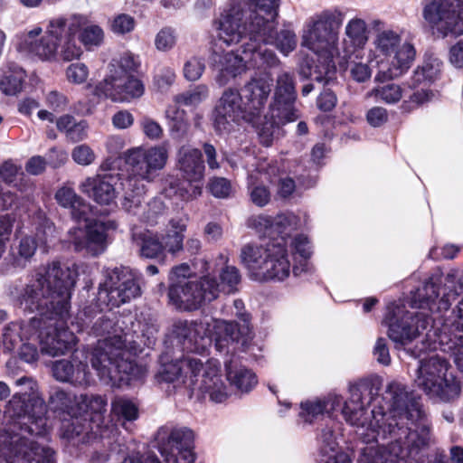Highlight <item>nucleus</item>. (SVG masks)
<instances>
[{
  "label": "nucleus",
  "mask_w": 463,
  "mask_h": 463,
  "mask_svg": "<svg viewBox=\"0 0 463 463\" xmlns=\"http://www.w3.org/2000/svg\"><path fill=\"white\" fill-rule=\"evenodd\" d=\"M42 275L44 282L57 298L58 307L69 311L71 291L76 283V270L61 265L60 261L54 260L47 265L44 273Z\"/></svg>",
  "instance_id": "f8f14e48"
},
{
  "label": "nucleus",
  "mask_w": 463,
  "mask_h": 463,
  "mask_svg": "<svg viewBox=\"0 0 463 463\" xmlns=\"http://www.w3.org/2000/svg\"><path fill=\"white\" fill-rule=\"evenodd\" d=\"M439 342L454 356L457 366L463 372V334H439Z\"/></svg>",
  "instance_id": "a19ab883"
},
{
  "label": "nucleus",
  "mask_w": 463,
  "mask_h": 463,
  "mask_svg": "<svg viewBox=\"0 0 463 463\" xmlns=\"http://www.w3.org/2000/svg\"><path fill=\"white\" fill-rule=\"evenodd\" d=\"M271 256L262 274L260 280L283 279L289 274V261L287 259L285 248L279 244H270Z\"/></svg>",
  "instance_id": "c85d7f7f"
},
{
  "label": "nucleus",
  "mask_w": 463,
  "mask_h": 463,
  "mask_svg": "<svg viewBox=\"0 0 463 463\" xmlns=\"http://www.w3.org/2000/svg\"><path fill=\"white\" fill-rule=\"evenodd\" d=\"M433 97V93L430 90H421L414 92L411 95L409 100H404L402 103V109L404 112H411L414 109L428 102Z\"/></svg>",
  "instance_id": "680f3d73"
},
{
  "label": "nucleus",
  "mask_w": 463,
  "mask_h": 463,
  "mask_svg": "<svg viewBox=\"0 0 463 463\" xmlns=\"http://www.w3.org/2000/svg\"><path fill=\"white\" fill-rule=\"evenodd\" d=\"M274 70L259 71L265 77H251L241 89L242 99L248 101L247 109L250 110L248 116H258L259 111L265 105L270 91L269 81L272 80L271 75Z\"/></svg>",
  "instance_id": "412c9836"
},
{
  "label": "nucleus",
  "mask_w": 463,
  "mask_h": 463,
  "mask_svg": "<svg viewBox=\"0 0 463 463\" xmlns=\"http://www.w3.org/2000/svg\"><path fill=\"white\" fill-rule=\"evenodd\" d=\"M373 419L370 428L375 432L373 439L378 437L385 439H401L409 430V421H415L421 418V410L419 402L411 398L408 392L398 389L393 392L392 402L388 411L382 408L372 411Z\"/></svg>",
  "instance_id": "f03ea898"
},
{
  "label": "nucleus",
  "mask_w": 463,
  "mask_h": 463,
  "mask_svg": "<svg viewBox=\"0 0 463 463\" xmlns=\"http://www.w3.org/2000/svg\"><path fill=\"white\" fill-rule=\"evenodd\" d=\"M442 61L433 54L425 53L422 65L418 67L411 77V87L430 84L439 76Z\"/></svg>",
  "instance_id": "72a5a7b5"
},
{
  "label": "nucleus",
  "mask_w": 463,
  "mask_h": 463,
  "mask_svg": "<svg viewBox=\"0 0 463 463\" xmlns=\"http://www.w3.org/2000/svg\"><path fill=\"white\" fill-rule=\"evenodd\" d=\"M225 368L227 379L241 391H249L257 383L253 373L246 368H237L232 360L225 364Z\"/></svg>",
  "instance_id": "e433bc0d"
},
{
  "label": "nucleus",
  "mask_w": 463,
  "mask_h": 463,
  "mask_svg": "<svg viewBox=\"0 0 463 463\" xmlns=\"http://www.w3.org/2000/svg\"><path fill=\"white\" fill-rule=\"evenodd\" d=\"M406 445L410 455H418L430 446V428L423 425L414 430L406 431Z\"/></svg>",
  "instance_id": "79ce46f5"
},
{
  "label": "nucleus",
  "mask_w": 463,
  "mask_h": 463,
  "mask_svg": "<svg viewBox=\"0 0 463 463\" xmlns=\"http://www.w3.org/2000/svg\"><path fill=\"white\" fill-rule=\"evenodd\" d=\"M376 99H380L388 104H394L402 98V88L394 83H388L382 87L374 88L372 90Z\"/></svg>",
  "instance_id": "603ef678"
},
{
  "label": "nucleus",
  "mask_w": 463,
  "mask_h": 463,
  "mask_svg": "<svg viewBox=\"0 0 463 463\" xmlns=\"http://www.w3.org/2000/svg\"><path fill=\"white\" fill-rule=\"evenodd\" d=\"M21 172L20 166L14 164L11 160H7L0 165V181L5 184H12L17 179Z\"/></svg>",
  "instance_id": "338daca9"
},
{
  "label": "nucleus",
  "mask_w": 463,
  "mask_h": 463,
  "mask_svg": "<svg viewBox=\"0 0 463 463\" xmlns=\"http://www.w3.org/2000/svg\"><path fill=\"white\" fill-rule=\"evenodd\" d=\"M200 389L208 392L213 401L222 402L226 400L228 394L225 386L216 368H209L204 371L200 383Z\"/></svg>",
  "instance_id": "c9c22d12"
},
{
  "label": "nucleus",
  "mask_w": 463,
  "mask_h": 463,
  "mask_svg": "<svg viewBox=\"0 0 463 463\" xmlns=\"http://www.w3.org/2000/svg\"><path fill=\"white\" fill-rule=\"evenodd\" d=\"M247 105L242 101V96L238 90L228 88L224 90L217 100L213 116H246Z\"/></svg>",
  "instance_id": "c756f323"
},
{
  "label": "nucleus",
  "mask_w": 463,
  "mask_h": 463,
  "mask_svg": "<svg viewBox=\"0 0 463 463\" xmlns=\"http://www.w3.org/2000/svg\"><path fill=\"white\" fill-rule=\"evenodd\" d=\"M203 325L196 321L177 320L173 325L172 333L183 345L192 351L199 350V340H203L201 335Z\"/></svg>",
  "instance_id": "7c9ffc66"
},
{
  "label": "nucleus",
  "mask_w": 463,
  "mask_h": 463,
  "mask_svg": "<svg viewBox=\"0 0 463 463\" xmlns=\"http://www.w3.org/2000/svg\"><path fill=\"white\" fill-rule=\"evenodd\" d=\"M345 33L354 45H364L367 41L365 22L359 18L352 19L345 27Z\"/></svg>",
  "instance_id": "3c124183"
},
{
  "label": "nucleus",
  "mask_w": 463,
  "mask_h": 463,
  "mask_svg": "<svg viewBox=\"0 0 463 463\" xmlns=\"http://www.w3.org/2000/svg\"><path fill=\"white\" fill-rule=\"evenodd\" d=\"M373 68L378 69L376 61H373L370 63L353 62L350 64V76L356 82H365L371 78Z\"/></svg>",
  "instance_id": "bf43d9fd"
},
{
  "label": "nucleus",
  "mask_w": 463,
  "mask_h": 463,
  "mask_svg": "<svg viewBox=\"0 0 463 463\" xmlns=\"http://www.w3.org/2000/svg\"><path fill=\"white\" fill-rule=\"evenodd\" d=\"M33 407L36 409L33 410V411H28L27 406L25 404L24 400L21 395H14L13 398L8 402L7 404V412L10 413L11 417L20 418L25 414H29L32 417L41 418L46 411L45 406L43 401L41 400H33Z\"/></svg>",
  "instance_id": "ea45409f"
},
{
  "label": "nucleus",
  "mask_w": 463,
  "mask_h": 463,
  "mask_svg": "<svg viewBox=\"0 0 463 463\" xmlns=\"http://www.w3.org/2000/svg\"><path fill=\"white\" fill-rule=\"evenodd\" d=\"M270 256V244L266 247L249 244L242 248L241 253L242 263L248 268L251 275L260 280Z\"/></svg>",
  "instance_id": "cd10ccee"
},
{
  "label": "nucleus",
  "mask_w": 463,
  "mask_h": 463,
  "mask_svg": "<svg viewBox=\"0 0 463 463\" xmlns=\"http://www.w3.org/2000/svg\"><path fill=\"white\" fill-rule=\"evenodd\" d=\"M111 175H95L80 184V191L99 205H109L117 197Z\"/></svg>",
  "instance_id": "aec40b11"
},
{
  "label": "nucleus",
  "mask_w": 463,
  "mask_h": 463,
  "mask_svg": "<svg viewBox=\"0 0 463 463\" xmlns=\"http://www.w3.org/2000/svg\"><path fill=\"white\" fill-rule=\"evenodd\" d=\"M26 77L25 71L17 65L13 64L3 69L0 76V90L6 96H16L22 92Z\"/></svg>",
  "instance_id": "473e14b6"
},
{
  "label": "nucleus",
  "mask_w": 463,
  "mask_h": 463,
  "mask_svg": "<svg viewBox=\"0 0 463 463\" xmlns=\"http://www.w3.org/2000/svg\"><path fill=\"white\" fill-rule=\"evenodd\" d=\"M209 95V88L205 84L194 86L175 97V102L177 109L181 107H194L204 100Z\"/></svg>",
  "instance_id": "37998d69"
},
{
  "label": "nucleus",
  "mask_w": 463,
  "mask_h": 463,
  "mask_svg": "<svg viewBox=\"0 0 463 463\" xmlns=\"http://www.w3.org/2000/svg\"><path fill=\"white\" fill-rule=\"evenodd\" d=\"M219 287L214 278L179 279L169 287L170 301L179 309L193 311L217 298Z\"/></svg>",
  "instance_id": "0eeeda50"
},
{
  "label": "nucleus",
  "mask_w": 463,
  "mask_h": 463,
  "mask_svg": "<svg viewBox=\"0 0 463 463\" xmlns=\"http://www.w3.org/2000/svg\"><path fill=\"white\" fill-rule=\"evenodd\" d=\"M438 297V289L432 279L427 280L422 287L414 292L411 302L414 307H422L425 304L433 301Z\"/></svg>",
  "instance_id": "8fccbe9b"
},
{
  "label": "nucleus",
  "mask_w": 463,
  "mask_h": 463,
  "mask_svg": "<svg viewBox=\"0 0 463 463\" xmlns=\"http://www.w3.org/2000/svg\"><path fill=\"white\" fill-rule=\"evenodd\" d=\"M342 24L340 13L323 12L307 25L302 39V45L313 52L334 54L337 41V29Z\"/></svg>",
  "instance_id": "9d476101"
},
{
  "label": "nucleus",
  "mask_w": 463,
  "mask_h": 463,
  "mask_svg": "<svg viewBox=\"0 0 463 463\" xmlns=\"http://www.w3.org/2000/svg\"><path fill=\"white\" fill-rule=\"evenodd\" d=\"M72 158L73 160L81 165H89L92 164L95 160V154L92 149L86 146L80 145L76 146L72 151Z\"/></svg>",
  "instance_id": "774afa93"
},
{
  "label": "nucleus",
  "mask_w": 463,
  "mask_h": 463,
  "mask_svg": "<svg viewBox=\"0 0 463 463\" xmlns=\"http://www.w3.org/2000/svg\"><path fill=\"white\" fill-rule=\"evenodd\" d=\"M247 38L248 42L244 43L243 47L247 50L250 49V56L254 64L265 67V71L268 70H277L281 65L274 51L267 48L268 44L275 45L277 49L286 55L297 46L295 33L288 28L281 29L279 32L276 31L275 22L266 24V26H263L256 33L248 34Z\"/></svg>",
  "instance_id": "39448f33"
},
{
  "label": "nucleus",
  "mask_w": 463,
  "mask_h": 463,
  "mask_svg": "<svg viewBox=\"0 0 463 463\" xmlns=\"http://www.w3.org/2000/svg\"><path fill=\"white\" fill-rule=\"evenodd\" d=\"M177 34L171 26L163 27L155 37V46L160 52L172 50L176 43Z\"/></svg>",
  "instance_id": "864d4df0"
},
{
  "label": "nucleus",
  "mask_w": 463,
  "mask_h": 463,
  "mask_svg": "<svg viewBox=\"0 0 463 463\" xmlns=\"http://www.w3.org/2000/svg\"><path fill=\"white\" fill-rule=\"evenodd\" d=\"M250 339L251 328L245 317L242 318V324L221 321L215 326V346L220 352L227 350L230 342L245 345Z\"/></svg>",
  "instance_id": "5701e85b"
},
{
  "label": "nucleus",
  "mask_w": 463,
  "mask_h": 463,
  "mask_svg": "<svg viewBox=\"0 0 463 463\" xmlns=\"http://www.w3.org/2000/svg\"><path fill=\"white\" fill-rule=\"evenodd\" d=\"M250 198L253 204L264 207L271 199V193L265 185H255L250 192Z\"/></svg>",
  "instance_id": "69168bd1"
},
{
  "label": "nucleus",
  "mask_w": 463,
  "mask_h": 463,
  "mask_svg": "<svg viewBox=\"0 0 463 463\" xmlns=\"http://www.w3.org/2000/svg\"><path fill=\"white\" fill-rule=\"evenodd\" d=\"M194 434L188 428H175L167 438L165 447L161 448V454L165 463H194L195 454Z\"/></svg>",
  "instance_id": "2eb2a0df"
},
{
  "label": "nucleus",
  "mask_w": 463,
  "mask_h": 463,
  "mask_svg": "<svg viewBox=\"0 0 463 463\" xmlns=\"http://www.w3.org/2000/svg\"><path fill=\"white\" fill-rule=\"evenodd\" d=\"M125 341L120 335H113L99 340L93 350L91 364L98 372L106 364L115 362L125 353Z\"/></svg>",
  "instance_id": "393cba45"
},
{
  "label": "nucleus",
  "mask_w": 463,
  "mask_h": 463,
  "mask_svg": "<svg viewBox=\"0 0 463 463\" xmlns=\"http://www.w3.org/2000/svg\"><path fill=\"white\" fill-rule=\"evenodd\" d=\"M73 397L62 391L58 390L51 395L49 404L55 411H66L71 407Z\"/></svg>",
  "instance_id": "e2e57ef3"
},
{
  "label": "nucleus",
  "mask_w": 463,
  "mask_h": 463,
  "mask_svg": "<svg viewBox=\"0 0 463 463\" xmlns=\"http://www.w3.org/2000/svg\"><path fill=\"white\" fill-rule=\"evenodd\" d=\"M111 411L115 416L126 420H134L138 416L137 406L129 399L116 396L111 402Z\"/></svg>",
  "instance_id": "c03bdc74"
},
{
  "label": "nucleus",
  "mask_w": 463,
  "mask_h": 463,
  "mask_svg": "<svg viewBox=\"0 0 463 463\" xmlns=\"http://www.w3.org/2000/svg\"><path fill=\"white\" fill-rule=\"evenodd\" d=\"M432 326L431 317L422 312H406L389 326L388 336L397 345H407Z\"/></svg>",
  "instance_id": "4468645a"
},
{
  "label": "nucleus",
  "mask_w": 463,
  "mask_h": 463,
  "mask_svg": "<svg viewBox=\"0 0 463 463\" xmlns=\"http://www.w3.org/2000/svg\"><path fill=\"white\" fill-rule=\"evenodd\" d=\"M53 295L42 275L37 274L36 279L23 289L18 302L24 309L37 311L47 318L52 319L55 316L62 318L68 312L65 308H59L57 298Z\"/></svg>",
  "instance_id": "9b49d317"
},
{
  "label": "nucleus",
  "mask_w": 463,
  "mask_h": 463,
  "mask_svg": "<svg viewBox=\"0 0 463 463\" xmlns=\"http://www.w3.org/2000/svg\"><path fill=\"white\" fill-rule=\"evenodd\" d=\"M299 74L302 78L328 85L335 79L336 67L334 54L313 52L305 55L299 62Z\"/></svg>",
  "instance_id": "dca6fc26"
},
{
  "label": "nucleus",
  "mask_w": 463,
  "mask_h": 463,
  "mask_svg": "<svg viewBox=\"0 0 463 463\" xmlns=\"http://www.w3.org/2000/svg\"><path fill=\"white\" fill-rule=\"evenodd\" d=\"M297 91L294 76L282 72L277 78V85L271 102L270 116H297Z\"/></svg>",
  "instance_id": "a211bd4d"
},
{
  "label": "nucleus",
  "mask_w": 463,
  "mask_h": 463,
  "mask_svg": "<svg viewBox=\"0 0 463 463\" xmlns=\"http://www.w3.org/2000/svg\"><path fill=\"white\" fill-rule=\"evenodd\" d=\"M205 70V60L203 57L194 56L184 65V76L189 81L199 80Z\"/></svg>",
  "instance_id": "4d7b16f0"
},
{
  "label": "nucleus",
  "mask_w": 463,
  "mask_h": 463,
  "mask_svg": "<svg viewBox=\"0 0 463 463\" xmlns=\"http://www.w3.org/2000/svg\"><path fill=\"white\" fill-rule=\"evenodd\" d=\"M136 27V20L128 14H119L116 15L111 22V31L118 35L131 33Z\"/></svg>",
  "instance_id": "052dcab7"
},
{
  "label": "nucleus",
  "mask_w": 463,
  "mask_h": 463,
  "mask_svg": "<svg viewBox=\"0 0 463 463\" xmlns=\"http://www.w3.org/2000/svg\"><path fill=\"white\" fill-rule=\"evenodd\" d=\"M449 367L446 358L431 354L420 360L415 383L427 394L450 400L460 392V386L453 379L446 377Z\"/></svg>",
  "instance_id": "423d86ee"
},
{
  "label": "nucleus",
  "mask_w": 463,
  "mask_h": 463,
  "mask_svg": "<svg viewBox=\"0 0 463 463\" xmlns=\"http://www.w3.org/2000/svg\"><path fill=\"white\" fill-rule=\"evenodd\" d=\"M176 167L184 180L199 183L204 176V162L197 148L182 146L177 153Z\"/></svg>",
  "instance_id": "b1692460"
},
{
  "label": "nucleus",
  "mask_w": 463,
  "mask_h": 463,
  "mask_svg": "<svg viewBox=\"0 0 463 463\" xmlns=\"http://www.w3.org/2000/svg\"><path fill=\"white\" fill-rule=\"evenodd\" d=\"M103 36V31L99 25H90L80 32V41L87 49L90 50L101 43Z\"/></svg>",
  "instance_id": "13d9d810"
},
{
  "label": "nucleus",
  "mask_w": 463,
  "mask_h": 463,
  "mask_svg": "<svg viewBox=\"0 0 463 463\" xmlns=\"http://www.w3.org/2000/svg\"><path fill=\"white\" fill-rule=\"evenodd\" d=\"M143 82L135 76L106 77L94 89V96L109 98L113 101H130L144 94Z\"/></svg>",
  "instance_id": "ddd939ff"
},
{
  "label": "nucleus",
  "mask_w": 463,
  "mask_h": 463,
  "mask_svg": "<svg viewBox=\"0 0 463 463\" xmlns=\"http://www.w3.org/2000/svg\"><path fill=\"white\" fill-rule=\"evenodd\" d=\"M393 53L391 60L387 58L380 61H376L378 71L375 74V81L384 82L402 75L411 67L416 51L411 43H405L399 45Z\"/></svg>",
  "instance_id": "f3484780"
},
{
  "label": "nucleus",
  "mask_w": 463,
  "mask_h": 463,
  "mask_svg": "<svg viewBox=\"0 0 463 463\" xmlns=\"http://www.w3.org/2000/svg\"><path fill=\"white\" fill-rule=\"evenodd\" d=\"M76 344L74 334L67 327L54 328L42 340V352L52 356L64 354Z\"/></svg>",
  "instance_id": "bb28decb"
},
{
  "label": "nucleus",
  "mask_w": 463,
  "mask_h": 463,
  "mask_svg": "<svg viewBox=\"0 0 463 463\" xmlns=\"http://www.w3.org/2000/svg\"><path fill=\"white\" fill-rule=\"evenodd\" d=\"M250 122L256 126L260 142L266 146H270L277 129L274 118H250Z\"/></svg>",
  "instance_id": "09e8293b"
},
{
  "label": "nucleus",
  "mask_w": 463,
  "mask_h": 463,
  "mask_svg": "<svg viewBox=\"0 0 463 463\" xmlns=\"http://www.w3.org/2000/svg\"><path fill=\"white\" fill-rule=\"evenodd\" d=\"M84 367V365L79 364L75 371L70 361L59 360L52 365V373L61 382L81 383L85 380Z\"/></svg>",
  "instance_id": "58836bf2"
},
{
  "label": "nucleus",
  "mask_w": 463,
  "mask_h": 463,
  "mask_svg": "<svg viewBox=\"0 0 463 463\" xmlns=\"http://www.w3.org/2000/svg\"><path fill=\"white\" fill-rule=\"evenodd\" d=\"M140 65L139 56L130 52H125L118 59H112L108 66L109 74L107 77L135 76L138 72Z\"/></svg>",
  "instance_id": "f704fd0d"
},
{
  "label": "nucleus",
  "mask_w": 463,
  "mask_h": 463,
  "mask_svg": "<svg viewBox=\"0 0 463 463\" xmlns=\"http://www.w3.org/2000/svg\"><path fill=\"white\" fill-rule=\"evenodd\" d=\"M279 0H246L232 2L230 8L214 21L217 35L228 44L239 41L241 32L251 34L275 22Z\"/></svg>",
  "instance_id": "f257e3e1"
},
{
  "label": "nucleus",
  "mask_w": 463,
  "mask_h": 463,
  "mask_svg": "<svg viewBox=\"0 0 463 463\" xmlns=\"http://www.w3.org/2000/svg\"><path fill=\"white\" fill-rule=\"evenodd\" d=\"M247 36L248 34L241 32V37L239 41L228 44L216 34L218 40L227 46L240 44V47L237 50L238 53L236 54L233 52H218L216 50H213L209 57L211 67L214 71H218L215 76V81L220 87L225 86L231 80L241 75L245 71L247 67H252L258 71H265V67H260L257 64H254L250 56V49L247 50L243 47L244 43H247L246 42H248Z\"/></svg>",
  "instance_id": "6e6552de"
},
{
  "label": "nucleus",
  "mask_w": 463,
  "mask_h": 463,
  "mask_svg": "<svg viewBox=\"0 0 463 463\" xmlns=\"http://www.w3.org/2000/svg\"><path fill=\"white\" fill-rule=\"evenodd\" d=\"M72 243L77 251L87 250L92 254H96L102 250L106 241V234L102 223H95L87 227L86 232L81 229L71 231Z\"/></svg>",
  "instance_id": "a878e982"
},
{
  "label": "nucleus",
  "mask_w": 463,
  "mask_h": 463,
  "mask_svg": "<svg viewBox=\"0 0 463 463\" xmlns=\"http://www.w3.org/2000/svg\"><path fill=\"white\" fill-rule=\"evenodd\" d=\"M54 197L57 203L65 208H74L83 204V199L71 187L66 185L59 188Z\"/></svg>",
  "instance_id": "5fc2aeb1"
},
{
  "label": "nucleus",
  "mask_w": 463,
  "mask_h": 463,
  "mask_svg": "<svg viewBox=\"0 0 463 463\" xmlns=\"http://www.w3.org/2000/svg\"><path fill=\"white\" fill-rule=\"evenodd\" d=\"M129 178L126 182L125 199L134 202V199L143 193L144 187L135 185L137 180L152 182L157 171L162 170L168 160V150L164 146H155L149 148L142 146L127 150L123 156Z\"/></svg>",
  "instance_id": "20e7f679"
},
{
  "label": "nucleus",
  "mask_w": 463,
  "mask_h": 463,
  "mask_svg": "<svg viewBox=\"0 0 463 463\" xmlns=\"http://www.w3.org/2000/svg\"><path fill=\"white\" fill-rule=\"evenodd\" d=\"M401 43L400 35L392 30H385L378 33L375 39L377 50L383 55L391 56L399 47Z\"/></svg>",
  "instance_id": "de8ad7c7"
},
{
  "label": "nucleus",
  "mask_w": 463,
  "mask_h": 463,
  "mask_svg": "<svg viewBox=\"0 0 463 463\" xmlns=\"http://www.w3.org/2000/svg\"><path fill=\"white\" fill-rule=\"evenodd\" d=\"M1 451L14 461L17 459L27 463H44L52 455L50 449L19 436L11 437L9 444L1 449Z\"/></svg>",
  "instance_id": "6ab92c4d"
},
{
  "label": "nucleus",
  "mask_w": 463,
  "mask_h": 463,
  "mask_svg": "<svg viewBox=\"0 0 463 463\" xmlns=\"http://www.w3.org/2000/svg\"><path fill=\"white\" fill-rule=\"evenodd\" d=\"M422 16L439 37L463 34V0H430Z\"/></svg>",
  "instance_id": "1a4fd4ad"
},
{
  "label": "nucleus",
  "mask_w": 463,
  "mask_h": 463,
  "mask_svg": "<svg viewBox=\"0 0 463 463\" xmlns=\"http://www.w3.org/2000/svg\"><path fill=\"white\" fill-rule=\"evenodd\" d=\"M76 28L65 17L49 21L45 33L36 43H30L27 51L43 61H70L81 54L76 44Z\"/></svg>",
  "instance_id": "7ed1b4c3"
},
{
  "label": "nucleus",
  "mask_w": 463,
  "mask_h": 463,
  "mask_svg": "<svg viewBox=\"0 0 463 463\" xmlns=\"http://www.w3.org/2000/svg\"><path fill=\"white\" fill-rule=\"evenodd\" d=\"M463 334V297L458 300L457 309L444 319L439 334Z\"/></svg>",
  "instance_id": "49530a36"
},
{
  "label": "nucleus",
  "mask_w": 463,
  "mask_h": 463,
  "mask_svg": "<svg viewBox=\"0 0 463 463\" xmlns=\"http://www.w3.org/2000/svg\"><path fill=\"white\" fill-rule=\"evenodd\" d=\"M137 240L142 257L155 259L164 252L165 247L156 237L142 233L138 235Z\"/></svg>",
  "instance_id": "a18cd8bd"
},
{
  "label": "nucleus",
  "mask_w": 463,
  "mask_h": 463,
  "mask_svg": "<svg viewBox=\"0 0 463 463\" xmlns=\"http://www.w3.org/2000/svg\"><path fill=\"white\" fill-rule=\"evenodd\" d=\"M445 292L439 301L438 309L448 311L452 305L458 306V300L463 297V284L455 280V275L448 274L444 282Z\"/></svg>",
  "instance_id": "4c0bfd02"
},
{
  "label": "nucleus",
  "mask_w": 463,
  "mask_h": 463,
  "mask_svg": "<svg viewBox=\"0 0 463 463\" xmlns=\"http://www.w3.org/2000/svg\"><path fill=\"white\" fill-rule=\"evenodd\" d=\"M108 294L113 305L119 306L130 301L140 293V288L128 273L114 269L106 281Z\"/></svg>",
  "instance_id": "4be33fe9"
},
{
  "label": "nucleus",
  "mask_w": 463,
  "mask_h": 463,
  "mask_svg": "<svg viewBox=\"0 0 463 463\" xmlns=\"http://www.w3.org/2000/svg\"><path fill=\"white\" fill-rule=\"evenodd\" d=\"M220 280L223 288H227V291L234 292L237 290V286L241 283V275L240 270L230 265H225L220 274Z\"/></svg>",
  "instance_id": "6e6d98bb"
},
{
  "label": "nucleus",
  "mask_w": 463,
  "mask_h": 463,
  "mask_svg": "<svg viewBox=\"0 0 463 463\" xmlns=\"http://www.w3.org/2000/svg\"><path fill=\"white\" fill-rule=\"evenodd\" d=\"M88 68L83 63H71L66 70V76L70 82L80 84L88 77Z\"/></svg>",
  "instance_id": "0e129e2a"
},
{
  "label": "nucleus",
  "mask_w": 463,
  "mask_h": 463,
  "mask_svg": "<svg viewBox=\"0 0 463 463\" xmlns=\"http://www.w3.org/2000/svg\"><path fill=\"white\" fill-rule=\"evenodd\" d=\"M108 366L102 367L99 371V374L101 378L109 381L122 380L124 375H129L137 378L141 377L146 373V369L139 367L133 364L131 361L123 358V355L115 362L106 364Z\"/></svg>",
  "instance_id": "2f4dec72"
}]
</instances>
